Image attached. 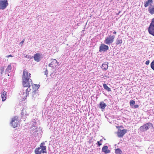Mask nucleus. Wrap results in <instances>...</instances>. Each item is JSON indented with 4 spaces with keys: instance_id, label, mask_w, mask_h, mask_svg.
Returning a JSON list of instances; mask_svg holds the SVG:
<instances>
[{
    "instance_id": "f257e3e1",
    "label": "nucleus",
    "mask_w": 154,
    "mask_h": 154,
    "mask_svg": "<svg viewBox=\"0 0 154 154\" xmlns=\"http://www.w3.org/2000/svg\"><path fill=\"white\" fill-rule=\"evenodd\" d=\"M45 144V143L42 142L40 144L39 147L35 148V154L47 153L46 146L44 145Z\"/></svg>"
},
{
    "instance_id": "f03ea898",
    "label": "nucleus",
    "mask_w": 154,
    "mask_h": 154,
    "mask_svg": "<svg viewBox=\"0 0 154 154\" xmlns=\"http://www.w3.org/2000/svg\"><path fill=\"white\" fill-rule=\"evenodd\" d=\"M31 91V88H29L26 89L25 88H23L20 91V95L23 99H26L29 95V92Z\"/></svg>"
},
{
    "instance_id": "7ed1b4c3",
    "label": "nucleus",
    "mask_w": 154,
    "mask_h": 154,
    "mask_svg": "<svg viewBox=\"0 0 154 154\" xmlns=\"http://www.w3.org/2000/svg\"><path fill=\"white\" fill-rule=\"evenodd\" d=\"M31 74L29 73L28 71L26 69H24L23 71L22 80H30L31 82H32L31 79H30Z\"/></svg>"
},
{
    "instance_id": "20e7f679",
    "label": "nucleus",
    "mask_w": 154,
    "mask_h": 154,
    "mask_svg": "<svg viewBox=\"0 0 154 154\" xmlns=\"http://www.w3.org/2000/svg\"><path fill=\"white\" fill-rule=\"evenodd\" d=\"M115 37V36L114 35H109L105 38L104 40L105 43L108 45L111 44L113 42Z\"/></svg>"
},
{
    "instance_id": "39448f33",
    "label": "nucleus",
    "mask_w": 154,
    "mask_h": 154,
    "mask_svg": "<svg viewBox=\"0 0 154 154\" xmlns=\"http://www.w3.org/2000/svg\"><path fill=\"white\" fill-rule=\"evenodd\" d=\"M151 127H153L152 124L150 123H148L140 126L139 130L140 131L143 132L147 130Z\"/></svg>"
},
{
    "instance_id": "423d86ee",
    "label": "nucleus",
    "mask_w": 154,
    "mask_h": 154,
    "mask_svg": "<svg viewBox=\"0 0 154 154\" xmlns=\"http://www.w3.org/2000/svg\"><path fill=\"white\" fill-rule=\"evenodd\" d=\"M148 31L150 34L154 36V18L152 19L151 23L148 29Z\"/></svg>"
},
{
    "instance_id": "0eeeda50",
    "label": "nucleus",
    "mask_w": 154,
    "mask_h": 154,
    "mask_svg": "<svg viewBox=\"0 0 154 154\" xmlns=\"http://www.w3.org/2000/svg\"><path fill=\"white\" fill-rule=\"evenodd\" d=\"M11 123L13 127L14 128L17 127L19 124L18 117L15 116L12 118Z\"/></svg>"
},
{
    "instance_id": "6e6552de",
    "label": "nucleus",
    "mask_w": 154,
    "mask_h": 154,
    "mask_svg": "<svg viewBox=\"0 0 154 154\" xmlns=\"http://www.w3.org/2000/svg\"><path fill=\"white\" fill-rule=\"evenodd\" d=\"M32 82H31L30 80H22V84L23 86V88H25L27 87V88H30L31 84H32Z\"/></svg>"
},
{
    "instance_id": "1a4fd4ad",
    "label": "nucleus",
    "mask_w": 154,
    "mask_h": 154,
    "mask_svg": "<svg viewBox=\"0 0 154 154\" xmlns=\"http://www.w3.org/2000/svg\"><path fill=\"white\" fill-rule=\"evenodd\" d=\"M8 5L7 0H0V9H5Z\"/></svg>"
},
{
    "instance_id": "9d476101",
    "label": "nucleus",
    "mask_w": 154,
    "mask_h": 154,
    "mask_svg": "<svg viewBox=\"0 0 154 154\" xmlns=\"http://www.w3.org/2000/svg\"><path fill=\"white\" fill-rule=\"evenodd\" d=\"M127 130L125 129L121 130L120 128H119L117 132L118 136L119 137H122L124 134L127 133Z\"/></svg>"
},
{
    "instance_id": "9b49d317",
    "label": "nucleus",
    "mask_w": 154,
    "mask_h": 154,
    "mask_svg": "<svg viewBox=\"0 0 154 154\" xmlns=\"http://www.w3.org/2000/svg\"><path fill=\"white\" fill-rule=\"evenodd\" d=\"M109 49V47L108 45L102 43L99 48V51L100 52H105Z\"/></svg>"
},
{
    "instance_id": "f8f14e48",
    "label": "nucleus",
    "mask_w": 154,
    "mask_h": 154,
    "mask_svg": "<svg viewBox=\"0 0 154 154\" xmlns=\"http://www.w3.org/2000/svg\"><path fill=\"white\" fill-rule=\"evenodd\" d=\"M43 57V55L42 54L37 53L34 55V60L37 62H39L41 58Z\"/></svg>"
},
{
    "instance_id": "ddd939ff",
    "label": "nucleus",
    "mask_w": 154,
    "mask_h": 154,
    "mask_svg": "<svg viewBox=\"0 0 154 154\" xmlns=\"http://www.w3.org/2000/svg\"><path fill=\"white\" fill-rule=\"evenodd\" d=\"M57 61L55 59H53L51 62L49 64V66L53 68H55L58 65Z\"/></svg>"
},
{
    "instance_id": "4468645a",
    "label": "nucleus",
    "mask_w": 154,
    "mask_h": 154,
    "mask_svg": "<svg viewBox=\"0 0 154 154\" xmlns=\"http://www.w3.org/2000/svg\"><path fill=\"white\" fill-rule=\"evenodd\" d=\"M1 94L2 101H4L6 99L7 92L3 90L2 91Z\"/></svg>"
},
{
    "instance_id": "2eb2a0df",
    "label": "nucleus",
    "mask_w": 154,
    "mask_h": 154,
    "mask_svg": "<svg viewBox=\"0 0 154 154\" xmlns=\"http://www.w3.org/2000/svg\"><path fill=\"white\" fill-rule=\"evenodd\" d=\"M108 147L107 146H104L102 148V151L104 152L105 154H107L110 152V150L108 149Z\"/></svg>"
},
{
    "instance_id": "dca6fc26",
    "label": "nucleus",
    "mask_w": 154,
    "mask_h": 154,
    "mask_svg": "<svg viewBox=\"0 0 154 154\" xmlns=\"http://www.w3.org/2000/svg\"><path fill=\"white\" fill-rule=\"evenodd\" d=\"M148 11L152 15L154 14V5H151L148 8Z\"/></svg>"
},
{
    "instance_id": "f3484780",
    "label": "nucleus",
    "mask_w": 154,
    "mask_h": 154,
    "mask_svg": "<svg viewBox=\"0 0 154 154\" xmlns=\"http://www.w3.org/2000/svg\"><path fill=\"white\" fill-rule=\"evenodd\" d=\"M108 63L107 62H105L102 65L101 68L104 70H107L108 68Z\"/></svg>"
},
{
    "instance_id": "a211bd4d",
    "label": "nucleus",
    "mask_w": 154,
    "mask_h": 154,
    "mask_svg": "<svg viewBox=\"0 0 154 154\" xmlns=\"http://www.w3.org/2000/svg\"><path fill=\"white\" fill-rule=\"evenodd\" d=\"M39 87V85H37L36 84H34L32 85V91H37Z\"/></svg>"
},
{
    "instance_id": "6ab92c4d",
    "label": "nucleus",
    "mask_w": 154,
    "mask_h": 154,
    "mask_svg": "<svg viewBox=\"0 0 154 154\" xmlns=\"http://www.w3.org/2000/svg\"><path fill=\"white\" fill-rule=\"evenodd\" d=\"M122 43V40L120 38H118L116 41V45H121Z\"/></svg>"
},
{
    "instance_id": "aec40b11",
    "label": "nucleus",
    "mask_w": 154,
    "mask_h": 154,
    "mask_svg": "<svg viewBox=\"0 0 154 154\" xmlns=\"http://www.w3.org/2000/svg\"><path fill=\"white\" fill-rule=\"evenodd\" d=\"M153 2L151 0H148L147 1H146L145 2L144 6L145 7H147L149 5H151Z\"/></svg>"
},
{
    "instance_id": "412c9836",
    "label": "nucleus",
    "mask_w": 154,
    "mask_h": 154,
    "mask_svg": "<svg viewBox=\"0 0 154 154\" xmlns=\"http://www.w3.org/2000/svg\"><path fill=\"white\" fill-rule=\"evenodd\" d=\"M32 97L34 98H36L38 95V94L37 92L35 91H32Z\"/></svg>"
},
{
    "instance_id": "4be33fe9",
    "label": "nucleus",
    "mask_w": 154,
    "mask_h": 154,
    "mask_svg": "<svg viewBox=\"0 0 154 154\" xmlns=\"http://www.w3.org/2000/svg\"><path fill=\"white\" fill-rule=\"evenodd\" d=\"M103 86L104 89L108 91H111L110 88H109L107 85L106 84H104Z\"/></svg>"
},
{
    "instance_id": "5701e85b",
    "label": "nucleus",
    "mask_w": 154,
    "mask_h": 154,
    "mask_svg": "<svg viewBox=\"0 0 154 154\" xmlns=\"http://www.w3.org/2000/svg\"><path fill=\"white\" fill-rule=\"evenodd\" d=\"M100 106L101 108L102 109H104L106 106V105L105 103H104V102H102L100 103Z\"/></svg>"
},
{
    "instance_id": "b1692460",
    "label": "nucleus",
    "mask_w": 154,
    "mask_h": 154,
    "mask_svg": "<svg viewBox=\"0 0 154 154\" xmlns=\"http://www.w3.org/2000/svg\"><path fill=\"white\" fill-rule=\"evenodd\" d=\"M115 153L116 154H122V151L119 148H118L115 150Z\"/></svg>"
},
{
    "instance_id": "393cba45",
    "label": "nucleus",
    "mask_w": 154,
    "mask_h": 154,
    "mask_svg": "<svg viewBox=\"0 0 154 154\" xmlns=\"http://www.w3.org/2000/svg\"><path fill=\"white\" fill-rule=\"evenodd\" d=\"M11 65H9L8 66L7 69H6V72H9V70H11Z\"/></svg>"
},
{
    "instance_id": "a878e982",
    "label": "nucleus",
    "mask_w": 154,
    "mask_h": 154,
    "mask_svg": "<svg viewBox=\"0 0 154 154\" xmlns=\"http://www.w3.org/2000/svg\"><path fill=\"white\" fill-rule=\"evenodd\" d=\"M135 101L133 100H131L130 102V104L131 106H132L135 104Z\"/></svg>"
},
{
    "instance_id": "bb28decb",
    "label": "nucleus",
    "mask_w": 154,
    "mask_h": 154,
    "mask_svg": "<svg viewBox=\"0 0 154 154\" xmlns=\"http://www.w3.org/2000/svg\"><path fill=\"white\" fill-rule=\"evenodd\" d=\"M102 140L101 139V140H100V141H97V145H98V146H100L102 145V143H100V142H101Z\"/></svg>"
},
{
    "instance_id": "cd10ccee",
    "label": "nucleus",
    "mask_w": 154,
    "mask_h": 154,
    "mask_svg": "<svg viewBox=\"0 0 154 154\" xmlns=\"http://www.w3.org/2000/svg\"><path fill=\"white\" fill-rule=\"evenodd\" d=\"M48 73V71L47 69H46L45 71V75H46L47 76V75Z\"/></svg>"
},
{
    "instance_id": "c85d7f7f",
    "label": "nucleus",
    "mask_w": 154,
    "mask_h": 154,
    "mask_svg": "<svg viewBox=\"0 0 154 154\" xmlns=\"http://www.w3.org/2000/svg\"><path fill=\"white\" fill-rule=\"evenodd\" d=\"M116 128L119 129V128H123V127L122 126H116Z\"/></svg>"
},
{
    "instance_id": "c756f323",
    "label": "nucleus",
    "mask_w": 154,
    "mask_h": 154,
    "mask_svg": "<svg viewBox=\"0 0 154 154\" xmlns=\"http://www.w3.org/2000/svg\"><path fill=\"white\" fill-rule=\"evenodd\" d=\"M149 63V60H148L146 61L145 63V64L146 65H148Z\"/></svg>"
},
{
    "instance_id": "7c9ffc66",
    "label": "nucleus",
    "mask_w": 154,
    "mask_h": 154,
    "mask_svg": "<svg viewBox=\"0 0 154 154\" xmlns=\"http://www.w3.org/2000/svg\"><path fill=\"white\" fill-rule=\"evenodd\" d=\"M134 107L135 108H138L139 107V105L137 104L135 105H134Z\"/></svg>"
},
{
    "instance_id": "2f4dec72",
    "label": "nucleus",
    "mask_w": 154,
    "mask_h": 154,
    "mask_svg": "<svg viewBox=\"0 0 154 154\" xmlns=\"http://www.w3.org/2000/svg\"><path fill=\"white\" fill-rule=\"evenodd\" d=\"M25 40L23 39L20 42V44H21L22 45L23 44V42H24Z\"/></svg>"
},
{
    "instance_id": "473e14b6",
    "label": "nucleus",
    "mask_w": 154,
    "mask_h": 154,
    "mask_svg": "<svg viewBox=\"0 0 154 154\" xmlns=\"http://www.w3.org/2000/svg\"><path fill=\"white\" fill-rule=\"evenodd\" d=\"M113 33L114 34L116 35L117 33L116 32V31H114L113 32Z\"/></svg>"
},
{
    "instance_id": "72a5a7b5",
    "label": "nucleus",
    "mask_w": 154,
    "mask_h": 154,
    "mask_svg": "<svg viewBox=\"0 0 154 154\" xmlns=\"http://www.w3.org/2000/svg\"><path fill=\"white\" fill-rule=\"evenodd\" d=\"M12 56L10 54V55H8V56H7V57H12Z\"/></svg>"
},
{
    "instance_id": "f704fd0d",
    "label": "nucleus",
    "mask_w": 154,
    "mask_h": 154,
    "mask_svg": "<svg viewBox=\"0 0 154 154\" xmlns=\"http://www.w3.org/2000/svg\"><path fill=\"white\" fill-rule=\"evenodd\" d=\"M26 57H27V56H26Z\"/></svg>"
},
{
    "instance_id": "c9c22d12",
    "label": "nucleus",
    "mask_w": 154,
    "mask_h": 154,
    "mask_svg": "<svg viewBox=\"0 0 154 154\" xmlns=\"http://www.w3.org/2000/svg\"><path fill=\"white\" fill-rule=\"evenodd\" d=\"M151 0L152 1L153 0Z\"/></svg>"
}]
</instances>
